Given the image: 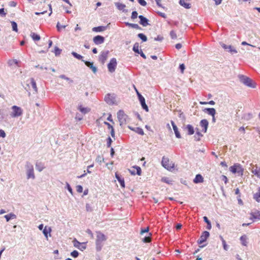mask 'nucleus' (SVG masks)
<instances>
[{
  "instance_id": "nucleus-1",
  "label": "nucleus",
  "mask_w": 260,
  "mask_h": 260,
  "mask_svg": "<svg viewBox=\"0 0 260 260\" xmlns=\"http://www.w3.org/2000/svg\"><path fill=\"white\" fill-rule=\"evenodd\" d=\"M230 171L233 174H237L238 176H242L244 169L239 164H235L230 167Z\"/></svg>"
},
{
  "instance_id": "nucleus-2",
  "label": "nucleus",
  "mask_w": 260,
  "mask_h": 260,
  "mask_svg": "<svg viewBox=\"0 0 260 260\" xmlns=\"http://www.w3.org/2000/svg\"><path fill=\"white\" fill-rule=\"evenodd\" d=\"M106 240L105 235L100 232H99L96 236V245L98 250H101L102 246V243Z\"/></svg>"
},
{
  "instance_id": "nucleus-3",
  "label": "nucleus",
  "mask_w": 260,
  "mask_h": 260,
  "mask_svg": "<svg viewBox=\"0 0 260 260\" xmlns=\"http://www.w3.org/2000/svg\"><path fill=\"white\" fill-rule=\"evenodd\" d=\"M162 166L168 170L171 171L174 169L175 165L174 164L169 160L168 157L163 156L161 160Z\"/></svg>"
},
{
  "instance_id": "nucleus-4",
  "label": "nucleus",
  "mask_w": 260,
  "mask_h": 260,
  "mask_svg": "<svg viewBox=\"0 0 260 260\" xmlns=\"http://www.w3.org/2000/svg\"><path fill=\"white\" fill-rule=\"evenodd\" d=\"M12 112L10 113V116L12 117H17L22 115L23 113L22 109L17 106H13L11 108Z\"/></svg>"
},
{
  "instance_id": "nucleus-5",
  "label": "nucleus",
  "mask_w": 260,
  "mask_h": 260,
  "mask_svg": "<svg viewBox=\"0 0 260 260\" xmlns=\"http://www.w3.org/2000/svg\"><path fill=\"white\" fill-rule=\"evenodd\" d=\"M27 82L28 90H31L33 93H37L38 89L35 80L33 78H31L30 80H27Z\"/></svg>"
},
{
  "instance_id": "nucleus-6",
  "label": "nucleus",
  "mask_w": 260,
  "mask_h": 260,
  "mask_svg": "<svg viewBox=\"0 0 260 260\" xmlns=\"http://www.w3.org/2000/svg\"><path fill=\"white\" fill-rule=\"evenodd\" d=\"M242 82L246 85L251 88L256 87V83L249 78L243 76L242 78Z\"/></svg>"
},
{
  "instance_id": "nucleus-7",
  "label": "nucleus",
  "mask_w": 260,
  "mask_h": 260,
  "mask_svg": "<svg viewBox=\"0 0 260 260\" xmlns=\"http://www.w3.org/2000/svg\"><path fill=\"white\" fill-rule=\"evenodd\" d=\"M117 66V62L115 58H112L108 64V68L109 72L113 73L115 71Z\"/></svg>"
},
{
  "instance_id": "nucleus-8",
  "label": "nucleus",
  "mask_w": 260,
  "mask_h": 260,
  "mask_svg": "<svg viewBox=\"0 0 260 260\" xmlns=\"http://www.w3.org/2000/svg\"><path fill=\"white\" fill-rule=\"evenodd\" d=\"M136 90L142 108L146 111H148V108L145 103V98L139 92L137 89H136Z\"/></svg>"
},
{
  "instance_id": "nucleus-9",
  "label": "nucleus",
  "mask_w": 260,
  "mask_h": 260,
  "mask_svg": "<svg viewBox=\"0 0 260 260\" xmlns=\"http://www.w3.org/2000/svg\"><path fill=\"white\" fill-rule=\"evenodd\" d=\"M108 53V51H104L101 52L99 57V60L102 64H104L107 59Z\"/></svg>"
},
{
  "instance_id": "nucleus-10",
  "label": "nucleus",
  "mask_w": 260,
  "mask_h": 260,
  "mask_svg": "<svg viewBox=\"0 0 260 260\" xmlns=\"http://www.w3.org/2000/svg\"><path fill=\"white\" fill-rule=\"evenodd\" d=\"M27 179L32 178L35 179V176L34 174V168L33 166L31 165L27 166Z\"/></svg>"
},
{
  "instance_id": "nucleus-11",
  "label": "nucleus",
  "mask_w": 260,
  "mask_h": 260,
  "mask_svg": "<svg viewBox=\"0 0 260 260\" xmlns=\"http://www.w3.org/2000/svg\"><path fill=\"white\" fill-rule=\"evenodd\" d=\"M117 117L120 123H124L126 121L127 115L122 110H119L117 113Z\"/></svg>"
},
{
  "instance_id": "nucleus-12",
  "label": "nucleus",
  "mask_w": 260,
  "mask_h": 260,
  "mask_svg": "<svg viewBox=\"0 0 260 260\" xmlns=\"http://www.w3.org/2000/svg\"><path fill=\"white\" fill-rule=\"evenodd\" d=\"M209 237V233L207 231H204L200 236V239L198 240V243L199 244H201L203 242H205Z\"/></svg>"
},
{
  "instance_id": "nucleus-13",
  "label": "nucleus",
  "mask_w": 260,
  "mask_h": 260,
  "mask_svg": "<svg viewBox=\"0 0 260 260\" xmlns=\"http://www.w3.org/2000/svg\"><path fill=\"white\" fill-rule=\"evenodd\" d=\"M105 40L104 37L101 36H96L94 37L93 39V42L96 45L101 44L104 43Z\"/></svg>"
},
{
  "instance_id": "nucleus-14",
  "label": "nucleus",
  "mask_w": 260,
  "mask_h": 260,
  "mask_svg": "<svg viewBox=\"0 0 260 260\" xmlns=\"http://www.w3.org/2000/svg\"><path fill=\"white\" fill-rule=\"evenodd\" d=\"M200 126L203 127L202 132L205 133L208 126V121L206 119H203L200 121Z\"/></svg>"
},
{
  "instance_id": "nucleus-15",
  "label": "nucleus",
  "mask_w": 260,
  "mask_h": 260,
  "mask_svg": "<svg viewBox=\"0 0 260 260\" xmlns=\"http://www.w3.org/2000/svg\"><path fill=\"white\" fill-rule=\"evenodd\" d=\"M82 61L84 62L86 66L89 67L94 73L96 72L97 68L96 67L94 66L93 62H90L89 61H85L83 60H82Z\"/></svg>"
},
{
  "instance_id": "nucleus-16",
  "label": "nucleus",
  "mask_w": 260,
  "mask_h": 260,
  "mask_svg": "<svg viewBox=\"0 0 260 260\" xmlns=\"http://www.w3.org/2000/svg\"><path fill=\"white\" fill-rule=\"evenodd\" d=\"M139 18L140 20V23L143 25V26H147L148 24V19L144 17L142 15H140L139 16Z\"/></svg>"
},
{
  "instance_id": "nucleus-17",
  "label": "nucleus",
  "mask_w": 260,
  "mask_h": 260,
  "mask_svg": "<svg viewBox=\"0 0 260 260\" xmlns=\"http://www.w3.org/2000/svg\"><path fill=\"white\" fill-rule=\"evenodd\" d=\"M171 124H172V125L173 126V130H174V131L175 132L176 137L177 138H181V136H180V133H179V132L178 131L177 126H176V125L175 124V123H174V122L173 121H171Z\"/></svg>"
},
{
  "instance_id": "nucleus-18",
  "label": "nucleus",
  "mask_w": 260,
  "mask_h": 260,
  "mask_svg": "<svg viewBox=\"0 0 260 260\" xmlns=\"http://www.w3.org/2000/svg\"><path fill=\"white\" fill-rule=\"evenodd\" d=\"M203 181L204 178L200 174L197 175L195 178L193 179V182L195 183H202Z\"/></svg>"
},
{
  "instance_id": "nucleus-19",
  "label": "nucleus",
  "mask_w": 260,
  "mask_h": 260,
  "mask_svg": "<svg viewBox=\"0 0 260 260\" xmlns=\"http://www.w3.org/2000/svg\"><path fill=\"white\" fill-rule=\"evenodd\" d=\"M179 4L186 9H190L191 8L190 4L185 2V0H180Z\"/></svg>"
},
{
  "instance_id": "nucleus-20",
  "label": "nucleus",
  "mask_w": 260,
  "mask_h": 260,
  "mask_svg": "<svg viewBox=\"0 0 260 260\" xmlns=\"http://www.w3.org/2000/svg\"><path fill=\"white\" fill-rule=\"evenodd\" d=\"M79 110L83 114H86L90 112V109L87 107H83L82 105L78 107Z\"/></svg>"
},
{
  "instance_id": "nucleus-21",
  "label": "nucleus",
  "mask_w": 260,
  "mask_h": 260,
  "mask_svg": "<svg viewBox=\"0 0 260 260\" xmlns=\"http://www.w3.org/2000/svg\"><path fill=\"white\" fill-rule=\"evenodd\" d=\"M113 96L110 94H108L105 98L106 102L110 104L113 103Z\"/></svg>"
},
{
  "instance_id": "nucleus-22",
  "label": "nucleus",
  "mask_w": 260,
  "mask_h": 260,
  "mask_svg": "<svg viewBox=\"0 0 260 260\" xmlns=\"http://www.w3.org/2000/svg\"><path fill=\"white\" fill-rule=\"evenodd\" d=\"M186 128L187 130V134L189 135H192L194 134V131L193 127L190 124H188L186 125Z\"/></svg>"
},
{
  "instance_id": "nucleus-23",
  "label": "nucleus",
  "mask_w": 260,
  "mask_h": 260,
  "mask_svg": "<svg viewBox=\"0 0 260 260\" xmlns=\"http://www.w3.org/2000/svg\"><path fill=\"white\" fill-rule=\"evenodd\" d=\"M252 173L257 177L260 178V167L256 166L255 168L252 170Z\"/></svg>"
},
{
  "instance_id": "nucleus-24",
  "label": "nucleus",
  "mask_w": 260,
  "mask_h": 260,
  "mask_svg": "<svg viewBox=\"0 0 260 260\" xmlns=\"http://www.w3.org/2000/svg\"><path fill=\"white\" fill-rule=\"evenodd\" d=\"M134 169L136 170V173L135 171H130L131 173L133 175H135L136 174H138V175H140L141 174V169L140 167L138 166H135L133 167Z\"/></svg>"
},
{
  "instance_id": "nucleus-25",
  "label": "nucleus",
  "mask_w": 260,
  "mask_h": 260,
  "mask_svg": "<svg viewBox=\"0 0 260 260\" xmlns=\"http://www.w3.org/2000/svg\"><path fill=\"white\" fill-rule=\"evenodd\" d=\"M251 219H260V212L256 211L251 213Z\"/></svg>"
},
{
  "instance_id": "nucleus-26",
  "label": "nucleus",
  "mask_w": 260,
  "mask_h": 260,
  "mask_svg": "<svg viewBox=\"0 0 260 260\" xmlns=\"http://www.w3.org/2000/svg\"><path fill=\"white\" fill-rule=\"evenodd\" d=\"M205 111H207L208 114L212 116V117H214L215 116V114H216V111L214 108H206L205 109Z\"/></svg>"
},
{
  "instance_id": "nucleus-27",
  "label": "nucleus",
  "mask_w": 260,
  "mask_h": 260,
  "mask_svg": "<svg viewBox=\"0 0 260 260\" xmlns=\"http://www.w3.org/2000/svg\"><path fill=\"white\" fill-rule=\"evenodd\" d=\"M247 238L245 235H244L240 237V241L241 242L242 245L245 246H247Z\"/></svg>"
},
{
  "instance_id": "nucleus-28",
  "label": "nucleus",
  "mask_w": 260,
  "mask_h": 260,
  "mask_svg": "<svg viewBox=\"0 0 260 260\" xmlns=\"http://www.w3.org/2000/svg\"><path fill=\"white\" fill-rule=\"evenodd\" d=\"M51 231V229L49 227L45 226L43 229V233L46 238H48V234H50Z\"/></svg>"
},
{
  "instance_id": "nucleus-29",
  "label": "nucleus",
  "mask_w": 260,
  "mask_h": 260,
  "mask_svg": "<svg viewBox=\"0 0 260 260\" xmlns=\"http://www.w3.org/2000/svg\"><path fill=\"white\" fill-rule=\"evenodd\" d=\"M253 198L257 202H260V187H258V191L253 195Z\"/></svg>"
},
{
  "instance_id": "nucleus-30",
  "label": "nucleus",
  "mask_w": 260,
  "mask_h": 260,
  "mask_svg": "<svg viewBox=\"0 0 260 260\" xmlns=\"http://www.w3.org/2000/svg\"><path fill=\"white\" fill-rule=\"evenodd\" d=\"M219 238L222 241V245H223L224 250L227 251L228 250V246L226 244L225 240L223 239V238L222 236H220Z\"/></svg>"
},
{
  "instance_id": "nucleus-31",
  "label": "nucleus",
  "mask_w": 260,
  "mask_h": 260,
  "mask_svg": "<svg viewBox=\"0 0 260 260\" xmlns=\"http://www.w3.org/2000/svg\"><path fill=\"white\" fill-rule=\"evenodd\" d=\"M36 168L39 172L42 171L44 169V165L41 162H37L36 164Z\"/></svg>"
},
{
  "instance_id": "nucleus-32",
  "label": "nucleus",
  "mask_w": 260,
  "mask_h": 260,
  "mask_svg": "<svg viewBox=\"0 0 260 260\" xmlns=\"http://www.w3.org/2000/svg\"><path fill=\"white\" fill-rule=\"evenodd\" d=\"M16 217V215L13 213H10L5 215V218L7 221H9L11 219H14Z\"/></svg>"
},
{
  "instance_id": "nucleus-33",
  "label": "nucleus",
  "mask_w": 260,
  "mask_h": 260,
  "mask_svg": "<svg viewBox=\"0 0 260 260\" xmlns=\"http://www.w3.org/2000/svg\"><path fill=\"white\" fill-rule=\"evenodd\" d=\"M30 36L34 41H39L40 40V36L35 32H31Z\"/></svg>"
},
{
  "instance_id": "nucleus-34",
  "label": "nucleus",
  "mask_w": 260,
  "mask_h": 260,
  "mask_svg": "<svg viewBox=\"0 0 260 260\" xmlns=\"http://www.w3.org/2000/svg\"><path fill=\"white\" fill-rule=\"evenodd\" d=\"M116 178L118 180V181L119 182L120 185L122 187H124V179L122 178H121L116 173L115 174Z\"/></svg>"
},
{
  "instance_id": "nucleus-35",
  "label": "nucleus",
  "mask_w": 260,
  "mask_h": 260,
  "mask_svg": "<svg viewBox=\"0 0 260 260\" xmlns=\"http://www.w3.org/2000/svg\"><path fill=\"white\" fill-rule=\"evenodd\" d=\"M161 181L162 182L166 183L168 184H172V180L171 179H170L169 178L166 177H162L161 179Z\"/></svg>"
},
{
  "instance_id": "nucleus-36",
  "label": "nucleus",
  "mask_w": 260,
  "mask_h": 260,
  "mask_svg": "<svg viewBox=\"0 0 260 260\" xmlns=\"http://www.w3.org/2000/svg\"><path fill=\"white\" fill-rule=\"evenodd\" d=\"M105 27L104 26H101L93 27L92 30L94 31L100 32V31H104L105 30Z\"/></svg>"
},
{
  "instance_id": "nucleus-37",
  "label": "nucleus",
  "mask_w": 260,
  "mask_h": 260,
  "mask_svg": "<svg viewBox=\"0 0 260 260\" xmlns=\"http://www.w3.org/2000/svg\"><path fill=\"white\" fill-rule=\"evenodd\" d=\"M125 24L126 25L130 26L132 28L136 29H140V26L137 24L129 23L128 22H126Z\"/></svg>"
},
{
  "instance_id": "nucleus-38",
  "label": "nucleus",
  "mask_w": 260,
  "mask_h": 260,
  "mask_svg": "<svg viewBox=\"0 0 260 260\" xmlns=\"http://www.w3.org/2000/svg\"><path fill=\"white\" fill-rule=\"evenodd\" d=\"M115 5H116V7L120 10H123L125 7V5L120 3H116Z\"/></svg>"
},
{
  "instance_id": "nucleus-39",
  "label": "nucleus",
  "mask_w": 260,
  "mask_h": 260,
  "mask_svg": "<svg viewBox=\"0 0 260 260\" xmlns=\"http://www.w3.org/2000/svg\"><path fill=\"white\" fill-rule=\"evenodd\" d=\"M73 244H74V246L79 249H81L80 248V246L82 244L80 242H79V241H78L76 239H75L73 241Z\"/></svg>"
},
{
  "instance_id": "nucleus-40",
  "label": "nucleus",
  "mask_w": 260,
  "mask_h": 260,
  "mask_svg": "<svg viewBox=\"0 0 260 260\" xmlns=\"http://www.w3.org/2000/svg\"><path fill=\"white\" fill-rule=\"evenodd\" d=\"M150 236L145 237L143 239H142V241L144 243H149L151 242V239L150 236L151 235V233L149 234Z\"/></svg>"
},
{
  "instance_id": "nucleus-41",
  "label": "nucleus",
  "mask_w": 260,
  "mask_h": 260,
  "mask_svg": "<svg viewBox=\"0 0 260 260\" xmlns=\"http://www.w3.org/2000/svg\"><path fill=\"white\" fill-rule=\"evenodd\" d=\"M133 51L135 52L136 53H139L140 52L139 51V44L138 43H135L133 46Z\"/></svg>"
},
{
  "instance_id": "nucleus-42",
  "label": "nucleus",
  "mask_w": 260,
  "mask_h": 260,
  "mask_svg": "<svg viewBox=\"0 0 260 260\" xmlns=\"http://www.w3.org/2000/svg\"><path fill=\"white\" fill-rule=\"evenodd\" d=\"M72 54L77 59H79V60H81L82 58H83V56H81V55L77 53L76 52H72Z\"/></svg>"
},
{
  "instance_id": "nucleus-43",
  "label": "nucleus",
  "mask_w": 260,
  "mask_h": 260,
  "mask_svg": "<svg viewBox=\"0 0 260 260\" xmlns=\"http://www.w3.org/2000/svg\"><path fill=\"white\" fill-rule=\"evenodd\" d=\"M138 36L140 38L143 42H146L147 40L146 36L143 34H139Z\"/></svg>"
},
{
  "instance_id": "nucleus-44",
  "label": "nucleus",
  "mask_w": 260,
  "mask_h": 260,
  "mask_svg": "<svg viewBox=\"0 0 260 260\" xmlns=\"http://www.w3.org/2000/svg\"><path fill=\"white\" fill-rule=\"evenodd\" d=\"M11 25L12 27L13 30L17 32L18 29H17V23L14 21L11 22Z\"/></svg>"
},
{
  "instance_id": "nucleus-45",
  "label": "nucleus",
  "mask_w": 260,
  "mask_h": 260,
  "mask_svg": "<svg viewBox=\"0 0 260 260\" xmlns=\"http://www.w3.org/2000/svg\"><path fill=\"white\" fill-rule=\"evenodd\" d=\"M170 36L172 39H176L177 38L176 32L174 30H172L170 32Z\"/></svg>"
},
{
  "instance_id": "nucleus-46",
  "label": "nucleus",
  "mask_w": 260,
  "mask_h": 260,
  "mask_svg": "<svg viewBox=\"0 0 260 260\" xmlns=\"http://www.w3.org/2000/svg\"><path fill=\"white\" fill-rule=\"evenodd\" d=\"M228 49H229V51L232 54L237 53V51L231 45L228 46Z\"/></svg>"
},
{
  "instance_id": "nucleus-47",
  "label": "nucleus",
  "mask_w": 260,
  "mask_h": 260,
  "mask_svg": "<svg viewBox=\"0 0 260 260\" xmlns=\"http://www.w3.org/2000/svg\"><path fill=\"white\" fill-rule=\"evenodd\" d=\"M61 50L58 48L57 47H55L54 48V53L55 55H58L60 54Z\"/></svg>"
},
{
  "instance_id": "nucleus-48",
  "label": "nucleus",
  "mask_w": 260,
  "mask_h": 260,
  "mask_svg": "<svg viewBox=\"0 0 260 260\" xmlns=\"http://www.w3.org/2000/svg\"><path fill=\"white\" fill-rule=\"evenodd\" d=\"M71 255L73 257H77L79 255V253L77 251V250H74L73 251H72L71 253Z\"/></svg>"
},
{
  "instance_id": "nucleus-49",
  "label": "nucleus",
  "mask_w": 260,
  "mask_h": 260,
  "mask_svg": "<svg viewBox=\"0 0 260 260\" xmlns=\"http://www.w3.org/2000/svg\"><path fill=\"white\" fill-rule=\"evenodd\" d=\"M76 190L78 192L81 193L83 191V187L81 185H78L76 186Z\"/></svg>"
},
{
  "instance_id": "nucleus-50",
  "label": "nucleus",
  "mask_w": 260,
  "mask_h": 260,
  "mask_svg": "<svg viewBox=\"0 0 260 260\" xmlns=\"http://www.w3.org/2000/svg\"><path fill=\"white\" fill-rule=\"evenodd\" d=\"M86 209L87 212H91L92 211V207L89 204H86Z\"/></svg>"
},
{
  "instance_id": "nucleus-51",
  "label": "nucleus",
  "mask_w": 260,
  "mask_h": 260,
  "mask_svg": "<svg viewBox=\"0 0 260 260\" xmlns=\"http://www.w3.org/2000/svg\"><path fill=\"white\" fill-rule=\"evenodd\" d=\"M112 142L111 138L109 137L107 139V145L108 147H110L111 145V143Z\"/></svg>"
},
{
  "instance_id": "nucleus-52",
  "label": "nucleus",
  "mask_w": 260,
  "mask_h": 260,
  "mask_svg": "<svg viewBox=\"0 0 260 260\" xmlns=\"http://www.w3.org/2000/svg\"><path fill=\"white\" fill-rule=\"evenodd\" d=\"M138 17V13L136 11H133L132 14L131 18L133 19H136Z\"/></svg>"
},
{
  "instance_id": "nucleus-53",
  "label": "nucleus",
  "mask_w": 260,
  "mask_h": 260,
  "mask_svg": "<svg viewBox=\"0 0 260 260\" xmlns=\"http://www.w3.org/2000/svg\"><path fill=\"white\" fill-rule=\"evenodd\" d=\"M138 3L142 6H145L147 3L145 0H138Z\"/></svg>"
},
{
  "instance_id": "nucleus-54",
  "label": "nucleus",
  "mask_w": 260,
  "mask_h": 260,
  "mask_svg": "<svg viewBox=\"0 0 260 260\" xmlns=\"http://www.w3.org/2000/svg\"><path fill=\"white\" fill-rule=\"evenodd\" d=\"M56 27H57V28L58 31H60V29H61V28H66V25H59V23H58L57 24Z\"/></svg>"
},
{
  "instance_id": "nucleus-55",
  "label": "nucleus",
  "mask_w": 260,
  "mask_h": 260,
  "mask_svg": "<svg viewBox=\"0 0 260 260\" xmlns=\"http://www.w3.org/2000/svg\"><path fill=\"white\" fill-rule=\"evenodd\" d=\"M104 123L105 124H106V125H107L108 128L109 129H110V130H111V129H112V128H113V126H112L111 124H110L109 123H108V122H107L105 121V122H104Z\"/></svg>"
},
{
  "instance_id": "nucleus-56",
  "label": "nucleus",
  "mask_w": 260,
  "mask_h": 260,
  "mask_svg": "<svg viewBox=\"0 0 260 260\" xmlns=\"http://www.w3.org/2000/svg\"><path fill=\"white\" fill-rule=\"evenodd\" d=\"M149 231V228L147 227L145 229H142L140 232L141 235L143 234L144 233H148Z\"/></svg>"
},
{
  "instance_id": "nucleus-57",
  "label": "nucleus",
  "mask_w": 260,
  "mask_h": 260,
  "mask_svg": "<svg viewBox=\"0 0 260 260\" xmlns=\"http://www.w3.org/2000/svg\"><path fill=\"white\" fill-rule=\"evenodd\" d=\"M6 137V133L4 131L0 129V137L5 138Z\"/></svg>"
},
{
  "instance_id": "nucleus-58",
  "label": "nucleus",
  "mask_w": 260,
  "mask_h": 260,
  "mask_svg": "<svg viewBox=\"0 0 260 260\" xmlns=\"http://www.w3.org/2000/svg\"><path fill=\"white\" fill-rule=\"evenodd\" d=\"M137 132L138 134H140L141 135H144V132H143V130L142 128H137Z\"/></svg>"
},
{
  "instance_id": "nucleus-59",
  "label": "nucleus",
  "mask_w": 260,
  "mask_h": 260,
  "mask_svg": "<svg viewBox=\"0 0 260 260\" xmlns=\"http://www.w3.org/2000/svg\"><path fill=\"white\" fill-rule=\"evenodd\" d=\"M179 68L181 70V73H183L184 71L185 70V66L184 64H180Z\"/></svg>"
},
{
  "instance_id": "nucleus-60",
  "label": "nucleus",
  "mask_w": 260,
  "mask_h": 260,
  "mask_svg": "<svg viewBox=\"0 0 260 260\" xmlns=\"http://www.w3.org/2000/svg\"><path fill=\"white\" fill-rule=\"evenodd\" d=\"M222 180L224 182V183L226 184L228 181V178L225 175H222Z\"/></svg>"
},
{
  "instance_id": "nucleus-61",
  "label": "nucleus",
  "mask_w": 260,
  "mask_h": 260,
  "mask_svg": "<svg viewBox=\"0 0 260 260\" xmlns=\"http://www.w3.org/2000/svg\"><path fill=\"white\" fill-rule=\"evenodd\" d=\"M67 188H68V190H69V191L71 193V194H73V190H72V189L71 188V187L70 186L69 184V183H67Z\"/></svg>"
},
{
  "instance_id": "nucleus-62",
  "label": "nucleus",
  "mask_w": 260,
  "mask_h": 260,
  "mask_svg": "<svg viewBox=\"0 0 260 260\" xmlns=\"http://www.w3.org/2000/svg\"><path fill=\"white\" fill-rule=\"evenodd\" d=\"M204 221L207 223V224H210V221L208 220V218L206 216H204L203 217Z\"/></svg>"
},
{
  "instance_id": "nucleus-63",
  "label": "nucleus",
  "mask_w": 260,
  "mask_h": 260,
  "mask_svg": "<svg viewBox=\"0 0 260 260\" xmlns=\"http://www.w3.org/2000/svg\"><path fill=\"white\" fill-rule=\"evenodd\" d=\"M158 14L159 16H160L162 18H166L167 17L166 14L164 13L158 12Z\"/></svg>"
},
{
  "instance_id": "nucleus-64",
  "label": "nucleus",
  "mask_w": 260,
  "mask_h": 260,
  "mask_svg": "<svg viewBox=\"0 0 260 260\" xmlns=\"http://www.w3.org/2000/svg\"><path fill=\"white\" fill-rule=\"evenodd\" d=\"M107 120L112 123H114L113 120L112 118V115L111 114H109V116L107 118Z\"/></svg>"
}]
</instances>
